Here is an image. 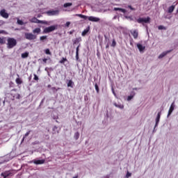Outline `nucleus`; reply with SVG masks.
<instances>
[{
  "label": "nucleus",
  "instance_id": "nucleus-1",
  "mask_svg": "<svg viewBox=\"0 0 178 178\" xmlns=\"http://www.w3.org/2000/svg\"><path fill=\"white\" fill-rule=\"evenodd\" d=\"M17 45V41L16 39L13 38H8L7 39V48L8 49H12V48H15Z\"/></svg>",
  "mask_w": 178,
  "mask_h": 178
},
{
  "label": "nucleus",
  "instance_id": "nucleus-2",
  "mask_svg": "<svg viewBox=\"0 0 178 178\" xmlns=\"http://www.w3.org/2000/svg\"><path fill=\"white\" fill-rule=\"evenodd\" d=\"M76 16H78V17H81V19H84V20H87L88 19L89 22H99V18L96 17H88L87 15H84L82 14H76Z\"/></svg>",
  "mask_w": 178,
  "mask_h": 178
},
{
  "label": "nucleus",
  "instance_id": "nucleus-3",
  "mask_svg": "<svg viewBox=\"0 0 178 178\" xmlns=\"http://www.w3.org/2000/svg\"><path fill=\"white\" fill-rule=\"evenodd\" d=\"M56 29H58V25H52L45 28L43 33H44V34H48V33H52V31H55Z\"/></svg>",
  "mask_w": 178,
  "mask_h": 178
},
{
  "label": "nucleus",
  "instance_id": "nucleus-4",
  "mask_svg": "<svg viewBox=\"0 0 178 178\" xmlns=\"http://www.w3.org/2000/svg\"><path fill=\"white\" fill-rule=\"evenodd\" d=\"M1 176L3 178L9 177V176L10 177L15 176V171H13V170H6V171L2 172L1 174Z\"/></svg>",
  "mask_w": 178,
  "mask_h": 178
},
{
  "label": "nucleus",
  "instance_id": "nucleus-5",
  "mask_svg": "<svg viewBox=\"0 0 178 178\" xmlns=\"http://www.w3.org/2000/svg\"><path fill=\"white\" fill-rule=\"evenodd\" d=\"M25 38L31 41L33 40H35L37 38V35L33 34L32 33H26Z\"/></svg>",
  "mask_w": 178,
  "mask_h": 178
},
{
  "label": "nucleus",
  "instance_id": "nucleus-6",
  "mask_svg": "<svg viewBox=\"0 0 178 178\" xmlns=\"http://www.w3.org/2000/svg\"><path fill=\"white\" fill-rule=\"evenodd\" d=\"M31 23H39L40 24H47L46 21H41L36 17H33L32 19H30Z\"/></svg>",
  "mask_w": 178,
  "mask_h": 178
},
{
  "label": "nucleus",
  "instance_id": "nucleus-7",
  "mask_svg": "<svg viewBox=\"0 0 178 178\" xmlns=\"http://www.w3.org/2000/svg\"><path fill=\"white\" fill-rule=\"evenodd\" d=\"M151 20V18L149 17H147L146 18H138L137 19V22L140 24L141 23H149V21Z\"/></svg>",
  "mask_w": 178,
  "mask_h": 178
},
{
  "label": "nucleus",
  "instance_id": "nucleus-8",
  "mask_svg": "<svg viewBox=\"0 0 178 178\" xmlns=\"http://www.w3.org/2000/svg\"><path fill=\"white\" fill-rule=\"evenodd\" d=\"M0 16H1V17H3V19L9 18V14L8 13H6V10H5V9H2L0 11Z\"/></svg>",
  "mask_w": 178,
  "mask_h": 178
},
{
  "label": "nucleus",
  "instance_id": "nucleus-9",
  "mask_svg": "<svg viewBox=\"0 0 178 178\" xmlns=\"http://www.w3.org/2000/svg\"><path fill=\"white\" fill-rule=\"evenodd\" d=\"M48 16H55L56 15H59V10H49L47 12Z\"/></svg>",
  "mask_w": 178,
  "mask_h": 178
},
{
  "label": "nucleus",
  "instance_id": "nucleus-10",
  "mask_svg": "<svg viewBox=\"0 0 178 178\" xmlns=\"http://www.w3.org/2000/svg\"><path fill=\"white\" fill-rule=\"evenodd\" d=\"M175 111V102L172 103L170 109L168 111V118L172 115V113Z\"/></svg>",
  "mask_w": 178,
  "mask_h": 178
},
{
  "label": "nucleus",
  "instance_id": "nucleus-11",
  "mask_svg": "<svg viewBox=\"0 0 178 178\" xmlns=\"http://www.w3.org/2000/svg\"><path fill=\"white\" fill-rule=\"evenodd\" d=\"M33 163H35V165H42V164L45 163V160L44 159L33 160Z\"/></svg>",
  "mask_w": 178,
  "mask_h": 178
},
{
  "label": "nucleus",
  "instance_id": "nucleus-12",
  "mask_svg": "<svg viewBox=\"0 0 178 178\" xmlns=\"http://www.w3.org/2000/svg\"><path fill=\"white\" fill-rule=\"evenodd\" d=\"M131 33L132 34V35L135 40H137V38H138V31L134 30V31H131Z\"/></svg>",
  "mask_w": 178,
  "mask_h": 178
},
{
  "label": "nucleus",
  "instance_id": "nucleus-13",
  "mask_svg": "<svg viewBox=\"0 0 178 178\" xmlns=\"http://www.w3.org/2000/svg\"><path fill=\"white\" fill-rule=\"evenodd\" d=\"M137 48L139 49L140 52H143L145 49V46H143L141 44H138Z\"/></svg>",
  "mask_w": 178,
  "mask_h": 178
},
{
  "label": "nucleus",
  "instance_id": "nucleus-14",
  "mask_svg": "<svg viewBox=\"0 0 178 178\" xmlns=\"http://www.w3.org/2000/svg\"><path fill=\"white\" fill-rule=\"evenodd\" d=\"M169 52H170V51L163 52L159 56V59H162V58H164V56H166V55H168Z\"/></svg>",
  "mask_w": 178,
  "mask_h": 178
},
{
  "label": "nucleus",
  "instance_id": "nucleus-15",
  "mask_svg": "<svg viewBox=\"0 0 178 178\" xmlns=\"http://www.w3.org/2000/svg\"><path fill=\"white\" fill-rule=\"evenodd\" d=\"M161 113L160 111L157 114V117L156 118V125L155 126H158V123H159V120L161 119Z\"/></svg>",
  "mask_w": 178,
  "mask_h": 178
},
{
  "label": "nucleus",
  "instance_id": "nucleus-16",
  "mask_svg": "<svg viewBox=\"0 0 178 178\" xmlns=\"http://www.w3.org/2000/svg\"><path fill=\"white\" fill-rule=\"evenodd\" d=\"M175 8H176V6H171L168 8V13H173V10H175Z\"/></svg>",
  "mask_w": 178,
  "mask_h": 178
},
{
  "label": "nucleus",
  "instance_id": "nucleus-17",
  "mask_svg": "<svg viewBox=\"0 0 178 178\" xmlns=\"http://www.w3.org/2000/svg\"><path fill=\"white\" fill-rule=\"evenodd\" d=\"M17 77L16 79H15V82L17 84H22L23 83V81H22V79L19 78V74H17Z\"/></svg>",
  "mask_w": 178,
  "mask_h": 178
},
{
  "label": "nucleus",
  "instance_id": "nucleus-18",
  "mask_svg": "<svg viewBox=\"0 0 178 178\" xmlns=\"http://www.w3.org/2000/svg\"><path fill=\"white\" fill-rule=\"evenodd\" d=\"M33 34H40L41 33V29L40 28H35L33 30Z\"/></svg>",
  "mask_w": 178,
  "mask_h": 178
},
{
  "label": "nucleus",
  "instance_id": "nucleus-19",
  "mask_svg": "<svg viewBox=\"0 0 178 178\" xmlns=\"http://www.w3.org/2000/svg\"><path fill=\"white\" fill-rule=\"evenodd\" d=\"M90 31V27H88L87 29H84L81 33V35L84 37L88 32Z\"/></svg>",
  "mask_w": 178,
  "mask_h": 178
},
{
  "label": "nucleus",
  "instance_id": "nucleus-20",
  "mask_svg": "<svg viewBox=\"0 0 178 178\" xmlns=\"http://www.w3.org/2000/svg\"><path fill=\"white\" fill-rule=\"evenodd\" d=\"M134 95H136V92H132L131 95L128 96L127 101H131L132 98H134Z\"/></svg>",
  "mask_w": 178,
  "mask_h": 178
},
{
  "label": "nucleus",
  "instance_id": "nucleus-21",
  "mask_svg": "<svg viewBox=\"0 0 178 178\" xmlns=\"http://www.w3.org/2000/svg\"><path fill=\"white\" fill-rule=\"evenodd\" d=\"M114 10H115V11L119 10L120 12H122V13H126V10H124V8H114Z\"/></svg>",
  "mask_w": 178,
  "mask_h": 178
},
{
  "label": "nucleus",
  "instance_id": "nucleus-22",
  "mask_svg": "<svg viewBox=\"0 0 178 178\" xmlns=\"http://www.w3.org/2000/svg\"><path fill=\"white\" fill-rule=\"evenodd\" d=\"M114 105L116 108H119L120 109H123V108H124V106L123 104H118L115 103Z\"/></svg>",
  "mask_w": 178,
  "mask_h": 178
},
{
  "label": "nucleus",
  "instance_id": "nucleus-23",
  "mask_svg": "<svg viewBox=\"0 0 178 178\" xmlns=\"http://www.w3.org/2000/svg\"><path fill=\"white\" fill-rule=\"evenodd\" d=\"M21 56L23 59H25V58H29V52L26 51L25 53L22 54Z\"/></svg>",
  "mask_w": 178,
  "mask_h": 178
},
{
  "label": "nucleus",
  "instance_id": "nucleus-24",
  "mask_svg": "<svg viewBox=\"0 0 178 178\" xmlns=\"http://www.w3.org/2000/svg\"><path fill=\"white\" fill-rule=\"evenodd\" d=\"M6 38H0V44H6Z\"/></svg>",
  "mask_w": 178,
  "mask_h": 178
},
{
  "label": "nucleus",
  "instance_id": "nucleus-25",
  "mask_svg": "<svg viewBox=\"0 0 178 178\" xmlns=\"http://www.w3.org/2000/svg\"><path fill=\"white\" fill-rule=\"evenodd\" d=\"M81 37L77 38L74 40V44H79V42H81Z\"/></svg>",
  "mask_w": 178,
  "mask_h": 178
},
{
  "label": "nucleus",
  "instance_id": "nucleus-26",
  "mask_svg": "<svg viewBox=\"0 0 178 178\" xmlns=\"http://www.w3.org/2000/svg\"><path fill=\"white\" fill-rule=\"evenodd\" d=\"M73 84H74V83H73V81L70 80L67 83V87H71V88H73Z\"/></svg>",
  "mask_w": 178,
  "mask_h": 178
},
{
  "label": "nucleus",
  "instance_id": "nucleus-27",
  "mask_svg": "<svg viewBox=\"0 0 178 178\" xmlns=\"http://www.w3.org/2000/svg\"><path fill=\"white\" fill-rule=\"evenodd\" d=\"M72 5H73V3H64L63 7L69 8V6H72Z\"/></svg>",
  "mask_w": 178,
  "mask_h": 178
},
{
  "label": "nucleus",
  "instance_id": "nucleus-28",
  "mask_svg": "<svg viewBox=\"0 0 178 178\" xmlns=\"http://www.w3.org/2000/svg\"><path fill=\"white\" fill-rule=\"evenodd\" d=\"M65 62H67V58H63L60 61L59 63L63 64Z\"/></svg>",
  "mask_w": 178,
  "mask_h": 178
},
{
  "label": "nucleus",
  "instance_id": "nucleus-29",
  "mask_svg": "<svg viewBox=\"0 0 178 178\" xmlns=\"http://www.w3.org/2000/svg\"><path fill=\"white\" fill-rule=\"evenodd\" d=\"M74 137L75 140H79V138L80 137V134L79 132H76L74 134Z\"/></svg>",
  "mask_w": 178,
  "mask_h": 178
},
{
  "label": "nucleus",
  "instance_id": "nucleus-30",
  "mask_svg": "<svg viewBox=\"0 0 178 178\" xmlns=\"http://www.w3.org/2000/svg\"><path fill=\"white\" fill-rule=\"evenodd\" d=\"M95 90L98 94V92H99V87H98V84L95 83Z\"/></svg>",
  "mask_w": 178,
  "mask_h": 178
},
{
  "label": "nucleus",
  "instance_id": "nucleus-31",
  "mask_svg": "<svg viewBox=\"0 0 178 178\" xmlns=\"http://www.w3.org/2000/svg\"><path fill=\"white\" fill-rule=\"evenodd\" d=\"M111 47H113V48H115V47H116V40H115V39L113 40Z\"/></svg>",
  "mask_w": 178,
  "mask_h": 178
},
{
  "label": "nucleus",
  "instance_id": "nucleus-32",
  "mask_svg": "<svg viewBox=\"0 0 178 178\" xmlns=\"http://www.w3.org/2000/svg\"><path fill=\"white\" fill-rule=\"evenodd\" d=\"M44 52H45L46 55H51V51H49V49H46L44 50Z\"/></svg>",
  "mask_w": 178,
  "mask_h": 178
},
{
  "label": "nucleus",
  "instance_id": "nucleus-33",
  "mask_svg": "<svg viewBox=\"0 0 178 178\" xmlns=\"http://www.w3.org/2000/svg\"><path fill=\"white\" fill-rule=\"evenodd\" d=\"M40 41H44V40H47V35L40 36Z\"/></svg>",
  "mask_w": 178,
  "mask_h": 178
},
{
  "label": "nucleus",
  "instance_id": "nucleus-34",
  "mask_svg": "<svg viewBox=\"0 0 178 178\" xmlns=\"http://www.w3.org/2000/svg\"><path fill=\"white\" fill-rule=\"evenodd\" d=\"M31 133V131H27L25 135L24 136V138H26V137H28V136Z\"/></svg>",
  "mask_w": 178,
  "mask_h": 178
},
{
  "label": "nucleus",
  "instance_id": "nucleus-35",
  "mask_svg": "<svg viewBox=\"0 0 178 178\" xmlns=\"http://www.w3.org/2000/svg\"><path fill=\"white\" fill-rule=\"evenodd\" d=\"M17 23H18V24H20V26H23V24H24L23 21H22L20 19L17 20Z\"/></svg>",
  "mask_w": 178,
  "mask_h": 178
},
{
  "label": "nucleus",
  "instance_id": "nucleus-36",
  "mask_svg": "<svg viewBox=\"0 0 178 178\" xmlns=\"http://www.w3.org/2000/svg\"><path fill=\"white\" fill-rule=\"evenodd\" d=\"M33 76H34L33 80L38 81V76H37V74H34Z\"/></svg>",
  "mask_w": 178,
  "mask_h": 178
},
{
  "label": "nucleus",
  "instance_id": "nucleus-37",
  "mask_svg": "<svg viewBox=\"0 0 178 178\" xmlns=\"http://www.w3.org/2000/svg\"><path fill=\"white\" fill-rule=\"evenodd\" d=\"M131 177V173H130L129 171H127V173L126 175V177Z\"/></svg>",
  "mask_w": 178,
  "mask_h": 178
},
{
  "label": "nucleus",
  "instance_id": "nucleus-38",
  "mask_svg": "<svg viewBox=\"0 0 178 178\" xmlns=\"http://www.w3.org/2000/svg\"><path fill=\"white\" fill-rule=\"evenodd\" d=\"M0 34H8L7 32H6L4 30L0 31Z\"/></svg>",
  "mask_w": 178,
  "mask_h": 178
},
{
  "label": "nucleus",
  "instance_id": "nucleus-39",
  "mask_svg": "<svg viewBox=\"0 0 178 178\" xmlns=\"http://www.w3.org/2000/svg\"><path fill=\"white\" fill-rule=\"evenodd\" d=\"M70 26V22H67L65 24V27H69Z\"/></svg>",
  "mask_w": 178,
  "mask_h": 178
},
{
  "label": "nucleus",
  "instance_id": "nucleus-40",
  "mask_svg": "<svg viewBox=\"0 0 178 178\" xmlns=\"http://www.w3.org/2000/svg\"><path fill=\"white\" fill-rule=\"evenodd\" d=\"M163 29H165V27L162 25L159 26V30H163Z\"/></svg>",
  "mask_w": 178,
  "mask_h": 178
},
{
  "label": "nucleus",
  "instance_id": "nucleus-41",
  "mask_svg": "<svg viewBox=\"0 0 178 178\" xmlns=\"http://www.w3.org/2000/svg\"><path fill=\"white\" fill-rule=\"evenodd\" d=\"M128 8L131 9V10H136V8H132L131 6H128Z\"/></svg>",
  "mask_w": 178,
  "mask_h": 178
},
{
  "label": "nucleus",
  "instance_id": "nucleus-42",
  "mask_svg": "<svg viewBox=\"0 0 178 178\" xmlns=\"http://www.w3.org/2000/svg\"><path fill=\"white\" fill-rule=\"evenodd\" d=\"M79 48H80V44L76 47V54H79Z\"/></svg>",
  "mask_w": 178,
  "mask_h": 178
},
{
  "label": "nucleus",
  "instance_id": "nucleus-43",
  "mask_svg": "<svg viewBox=\"0 0 178 178\" xmlns=\"http://www.w3.org/2000/svg\"><path fill=\"white\" fill-rule=\"evenodd\" d=\"M51 90H52L53 91H55V90H56V91H58V90H59V88H58V89H56V88L53 87V88H51Z\"/></svg>",
  "mask_w": 178,
  "mask_h": 178
},
{
  "label": "nucleus",
  "instance_id": "nucleus-44",
  "mask_svg": "<svg viewBox=\"0 0 178 178\" xmlns=\"http://www.w3.org/2000/svg\"><path fill=\"white\" fill-rule=\"evenodd\" d=\"M76 60H79V53H76Z\"/></svg>",
  "mask_w": 178,
  "mask_h": 178
},
{
  "label": "nucleus",
  "instance_id": "nucleus-45",
  "mask_svg": "<svg viewBox=\"0 0 178 178\" xmlns=\"http://www.w3.org/2000/svg\"><path fill=\"white\" fill-rule=\"evenodd\" d=\"M3 24H5L4 21H0V26H2Z\"/></svg>",
  "mask_w": 178,
  "mask_h": 178
},
{
  "label": "nucleus",
  "instance_id": "nucleus-46",
  "mask_svg": "<svg viewBox=\"0 0 178 178\" xmlns=\"http://www.w3.org/2000/svg\"><path fill=\"white\" fill-rule=\"evenodd\" d=\"M47 60H48L47 58H43V59H42V61H43L44 63H47Z\"/></svg>",
  "mask_w": 178,
  "mask_h": 178
},
{
  "label": "nucleus",
  "instance_id": "nucleus-47",
  "mask_svg": "<svg viewBox=\"0 0 178 178\" xmlns=\"http://www.w3.org/2000/svg\"><path fill=\"white\" fill-rule=\"evenodd\" d=\"M84 99L85 101H87V99H88V97L87 96H85Z\"/></svg>",
  "mask_w": 178,
  "mask_h": 178
},
{
  "label": "nucleus",
  "instance_id": "nucleus-48",
  "mask_svg": "<svg viewBox=\"0 0 178 178\" xmlns=\"http://www.w3.org/2000/svg\"><path fill=\"white\" fill-rule=\"evenodd\" d=\"M24 141V137H23V138H22V140L21 143H23Z\"/></svg>",
  "mask_w": 178,
  "mask_h": 178
},
{
  "label": "nucleus",
  "instance_id": "nucleus-49",
  "mask_svg": "<svg viewBox=\"0 0 178 178\" xmlns=\"http://www.w3.org/2000/svg\"><path fill=\"white\" fill-rule=\"evenodd\" d=\"M73 178H79V175L74 177Z\"/></svg>",
  "mask_w": 178,
  "mask_h": 178
},
{
  "label": "nucleus",
  "instance_id": "nucleus-50",
  "mask_svg": "<svg viewBox=\"0 0 178 178\" xmlns=\"http://www.w3.org/2000/svg\"><path fill=\"white\" fill-rule=\"evenodd\" d=\"M48 88H51V85L47 86Z\"/></svg>",
  "mask_w": 178,
  "mask_h": 178
},
{
  "label": "nucleus",
  "instance_id": "nucleus-51",
  "mask_svg": "<svg viewBox=\"0 0 178 178\" xmlns=\"http://www.w3.org/2000/svg\"><path fill=\"white\" fill-rule=\"evenodd\" d=\"M106 48H109V45L107 44V45L106 46Z\"/></svg>",
  "mask_w": 178,
  "mask_h": 178
},
{
  "label": "nucleus",
  "instance_id": "nucleus-52",
  "mask_svg": "<svg viewBox=\"0 0 178 178\" xmlns=\"http://www.w3.org/2000/svg\"><path fill=\"white\" fill-rule=\"evenodd\" d=\"M130 45H133V42H130Z\"/></svg>",
  "mask_w": 178,
  "mask_h": 178
},
{
  "label": "nucleus",
  "instance_id": "nucleus-53",
  "mask_svg": "<svg viewBox=\"0 0 178 178\" xmlns=\"http://www.w3.org/2000/svg\"><path fill=\"white\" fill-rule=\"evenodd\" d=\"M13 91H16V89H13Z\"/></svg>",
  "mask_w": 178,
  "mask_h": 178
},
{
  "label": "nucleus",
  "instance_id": "nucleus-54",
  "mask_svg": "<svg viewBox=\"0 0 178 178\" xmlns=\"http://www.w3.org/2000/svg\"><path fill=\"white\" fill-rule=\"evenodd\" d=\"M18 97H20V95H18Z\"/></svg>",
  "mask_w": 178,
  "mask_h": 178
}]
</instances>
